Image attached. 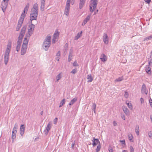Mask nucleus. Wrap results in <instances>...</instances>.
Listing matches in <instances>:
<instances>
[{
    "instance_id": "f257e3e1",
    "label": "nucleus",
    "mask_w": 152,
    "mask_h": 152,
    "mask_svg": "<svg viewBox=\"0 0 152 152\" xmlns=\"http://www.w3.org/2000/svg\"><path fill=\"white\" fill-rule=\"evenodd\" d=\"M38 4L37 3H35L31 11L30 20L31 23H32V21L37 20L38 14Z\"/></svg>"
},
{
    "instance_id": "de8ad7c7",
    "label": "nucleus",
    "mask_w": 152,
    "mask_h": 152,
    "mask_svg": "<svg viewBox=\"0 0 152 152\" xmlns=\"http://www.w3.org/2000/svg\"><path fill=\"white\" fill-rule=\"evenodd\" d=\"M70 0H67V2H66V5L70 6Z\"/></svg>"
},
{
    "instance_id": "09e8293b",
    "label": "nucleus",
    "mask_w": 152,
    "mask_h": 152,
    "mask_svg": "<svg viewBox=\"0 0 152 152\" xmlns=\"http://www.w3.org/2000/svg\"><path fill=\"white\" fill-rule=\"evenodd\" d=\"M109 152H113V148H112L111 147H110L109 148Z\"/></svg>"
},
{
    "instance_id": "774afa93",
    "label": "nucleus",
    "mask_w": 152,
    "mask_h": 152,
    "mask_svg": "<svg viewBox=\"0 0 152 152\" xmlns=\"http://www.w3.org/2000/svg\"><path fill=\"white\" fill-rule=\"evenodd\" d=\"M43 114V111H41V115H42V114Z\"/></svg>"
},
{
    "instance_id": "9d476101",
    "label": "nucleus",
    "mask_w": 152,
    "mask_h": 152,
    "mask_svg": "<svg viewBox=\"0 0 152 152\" xmlns=\"http://www.w3.org/2000/svg\"><path fill=\"white\" fill-rule=\"evenodd\" d=\"M103 42L106 44H108V38L107 34L106 33H104L103 37Z\"/></svg>"
},
{
    "instance_id": "9b49d317",
    "label": "nucleus",
    "mask_w": 152,
    "mask_h": 152,
    "mask_svg": "<svg viewBox=\"0 0 152 152\" xmlns=\"http://www.w3.org/2000/svg\"><path fill=\"white\" fill-rule=\"evenodd\" d=\"M27 48V46L25 45H22L21 51V55H23L26 53Z\"/></svg>"
},
{
    "instance_id": "20e7f679",
    "label": "nucleus",
    "mask_w": 152,
    "mask_h": 152,
    "mask_svg": "<svg viewBox=\"0 0 152 152\" xmlns=\"http://www.w3.org/2000/svg\"><path fill=\"white\" fill-rule=\"evenodd\" d=\"M89 4L90 11L93 12L96 7L98 3L97 0H91Z\"/></svg>"
},
{
    "instance_id": "cd10ccee",
    "label": "nucleus",
    "mask_w": 152,
    "mask_h": 152,
    "mask_svg": "<svg viewBox=\"0 0 152 152\" xmlns=\"http://www.w3.org/2000/svg\"><path fill=\"white\" fill-rule=\"evenodd\" d=\"M135 131L136 134L137 135H139V128L138 125H137L135 128Z\"/></svg>"
},
{
    "instance_id": "1a4fd4ad",
    "label": "nucleus",
    "mask_w": 152,
    "mask_h": 152,
    "mask_svg": "<svg viewBox=\"0 0 152 152\" xmlns=\"http://www.w3.org/2000/svg\"><path fill=\"white\" fill-rule=\"evenodd\" d=\"M51 128V123L50 122L47 124V126L46 127L45 129L44 130V132L46 135H47L49 131Z\"/></svg>"
},
{
    "instance_id": "a19ab883",
    "label": "nucleus",
    "mask_w": 152,
    "mask_h": 152,
    "mask_svg": "<svg viewBox=\"0 0 152 152\" xmlns=\"http://www.w3.org/2000/svg\"><path fill=\"white\" fill-rule=\"evenodd\" d=\"M96 104H95L94 103H92V110H96Z\"/></svg>"
},
{
    "instance_id": "0eeeda50",
    "label": "nucleus",
    "mask_w": 152,
    "mask_h": 152,
    "mask_svg": "<svg viewBox=\"0 0 152 152\" xmlns=\"http://www.w3.org/2000/svg\"><path fill=\"white\" fill-rule=\"evenodd\" d=\"M8 1V0H3L2 2L1 7L4 12L7 7Z\"/></svg>"
},
{
    "instance_id": "6e6552de",
    "label": "nucleus",
    "mask_w": 152,
    "mask_h": 152,
    "mask_svg": "<svg viewBox=\"0 0 152 152\" xmlns=\"http://www.w3.org/2000/svg\"><path fill=\"white\" fill-rule=\"evenodd\" d=\"M59 32L58 31H55L53 34L52 39V42L53 43H55L57 42L58 39Z\"/></svg>"
},
{
    "instance_id": "8fccbe9b",
    "label": "nucleus",
    "mask_w": 152,
    "mask_h": 152,
    "mask_svg": "<svg viewBox=\"0 0 152 152\" xmlns=\"http://www.w3.org/2000/svg\"><path fill=\"white\" fill-rule=\"evenodd\" d=\"M70 6V5H66V7H65V9L69 10Z\"/></svg>"
},
{
    "instance_id": "412c9836",
    "label": "nucleus",
    "mask_w": 152,
    "mask_h": 152,
    "mask_svg": "<svg viewBox=\"0 0 152 152\" xmlns=\"http://www.w3.org/2000/svg\"><path fill=\"white\" fill-rule=\"evenodd\" d=\"M145 71L149 75H151V68L149 67V65L146 66L145 67Z\"/></svg>"
},
{
    "instance_id": "bf43d9fd",
    "label": "nucleus",
    "mask_w": 152,
    "mask_h": 152,
    "mask_svg": "<svg viewBox=\"0 0 152 152\" xmlns=\"http://www.w3.org/2000/svg\"><path fill=\"white\" fill-rule=\"evenodd\" d=\"M77 62L75 61L73 64V66H76L77 65Z\"/></svg>"
},
{
    "instance_id": "ea45409f",
    "label": "nucleus",
    "mask_w": 152,
    "mask_h": 152,
    "mask_svg": "<svg viewBox=\"0 0 152 152\" xmlns=\"http://www.w3.org/2000/svg\"><path fill=\"white\" fill-rule=\"evenodd\" d=\"M69 10H67L66 9H65V11H64V14L66 15L67 16H68L69 14Z\"/></svg>"
},
{
    "instance_id": "4d7b16f0",
    "label": "nucleus",
    "mask_w": 152,
    "mask_h": 152,
    "mask_svg": "<svg viewBox=\"0 0 152 152\" xmlns=\"http://www.w3.org/2000/svg\"><path fill=\"white\" fill-rule=\"evenodd\" d=\"M113 125L115 126H116L117 125V122L115 121H113Z\"/></svg>"
},
{
    "instance_id": "5fc2aeb1",
    "label": "nucleus",
    "mask_w": 152,
    "mask_h": 152,
    "mask_svg": "<svg viewBox=\"0 0 152 152\" xmlns=\"http://www.w3.org/2000/svg\"><path fill=\"white\" fill-rule=\"evenodd\" d=\"M140 101L141 104L143 103L144 102V100L142 98H140Z\"/></svg>"
},
{
    "instance_id": "7ed1b4c3",
    "label": "nucleus",
    "mask_w": 152,
    "mask_h": 152,
    "mask_svg": "<svg viewBox=\"0 0 152 152\" xmlns=\"http://www.w3.org/2000/svg\"><path fill=\"white\" fill-rule=\"evenodd\" d=\"M51 37L50 36H48L44 41L42 47L45 50L47 51L50 46V40Z\"/></svg>"
},
{
    "instance_id": "dca6fc26",
    "label": "nucleus",
    "mask_w": 152,
    "mask_h": 152,
    "mask_svg": "<svg viewBox=\"0 0 152 152\" xmlns=\"http://www.w3.org/2000/svg\"><path fill=\"white\" fill-rule=\"evenodd\" d=\"M25 129V127L24 125H21L20 127V134L21 136H23L24 133Z\"/></svg>"
},
{
    "instance_id": "423d86ee",
    "label": "nucleus",
    "mask_w": 152,
    "mask_h": 152,
    "mask_svg": "<svg viewBox=\"0 0 152 152\" xmlns=\"http://www.w3.org/2000/svg\"><path fill=\"white\" fill-rule=\"evenodd\" d=\"M26 28V26H24L22 28L21 32L18 37V41H20L22 42V39L24 35Z\"/></svg>"
},
{
    "instance_id": "4be33fe9",
    "label": "nucleus",
    "mask_w": 152,
    "mask_h": 152,
    "mask_svg": "<svg viewBox=\"0 0 152 152\" xmlns=\"http://www.w3.org/2000/svg\"><path fill=\"white\" fill-rule=\"evenodd\" d=\"M21 43L22 42H21V41H18L16 49V50L17 52H18L20 50Z\"/></svg>"
},
{
    "instance_id": "c85d7f7f",
    "label": "nucleus",
    "mask_w": 152,
    "mask_h": 152,
    "mask_svg": "<svg viewBox=\"0 0 152 152\" xmlns=\"http://www.w3.org/2000/svg\"><path fill=\"white\" fill-rule=\"evenodd\" d=\"M77 100V98H75L72 99L70 101V103L69 104V105H71L73 104Z\"/></svg>"
},
{
    "instance_id": "72a5a7b5",
    "label": "nucleus",
    "mask_w": 152,
    "mask_h": 152,
    "mask_svg": "<svg viewBox=\"0 0 152 152\" xmlns=\"http://www.w3.org/2000/svg\"><path fill=\"white\" fill-rule=\"evenodd\" d=\"M64 99H63L60 102L59 107H61L65 103Z\"/></svg>"
},
{
    "instance_id": "c756f323",
    "label": "nucleus",
    "mask_w": 152,
    "mask_h": 152,
    "mask_svg": "<svg viewBox=\"0 0 152 152\" xmlns=\"http://www.w3.org/2000/svg\"><path fill=\"white\" fill-rule=\"evenodd\" d=\"M126 103L129 108L132 110V104L129 101H126Z\"/></svg>"
},
{
    "instance_id": "f03ea898",
    "label": "nucleus",
    "mask_w": 152,
    "mask_h": 152,
    "mask_svg": "<svg viewBox=\"0 0 152 152\" xmlns=\"http://www.w3.org/2000/svg\"><path fill=\"white\" fill-rule=\"evenodd\" d=\"M11 47V43L9 42L7 47V48L5 52L4 56V61L5 65H7L8 61L9 53L10 51V49Z\"/></svg>"
},
{
    "instance_id": "2eb2a0df",
    "label": "nucleus",
    "mask_w": 152,
    "mask_h": 152,
    "mask_svg": "<svg viewBox=\"0 0 152 152\" xmlns=\"http://www.w3.org/2000/svg\"><path fill=\"white\" fill-rule=\"evenodd\" d=\"M93 142L92 145L93 146H95L97 145H98V143H100V142L99 141L98 139H95L94 137H93V139L92 140Z\"/></svg>"
},
{
    "instance_id": "e2e57ef3",
    "label": "nucleus",
    "mask_w": 152,
    "mask_h": 152,
    "mask_svg": "<svg viewBox=\"0 0 152 152\" xmlns=\"http://www.w3.org/2000/svg\"><path fill=\"white\" fill-rule=\"evenodd\" d=\"M60 58V57H58V56L56 58V60H57L58 61H59Z\"/></svg>"
},
{
    "instance_id": "69168bd1",
    "label": "nucleus",
    "mask_w": 152,
    "mask_h": 152,
    "mask_svg": "<svg viewBox=\"0 0 152 152\" xmlns=\"http://www.w3.org/2000/svg\"><path fill=\"white\" fill-rule=\"evenodd\" d=\"M98 10H97L96 11V12H94V15H95L96 14V13L98 12Z\"/></svg>"
},
{
    "instance_id": "393cba45",
    "label": "nucleus",
    "mask_w": 152,
    "mask_h": 152,
    "mask_svg": "<svg viewBox=\"0 0 152 152\" xmlns=\"http://www.w3.org/2000/svg\"><path fill=\"white\" fill-rule=\"evenodd\" d=\"M87 79H88V82H91L93 80V78L92 77L91 74L88 75H87Z\"/></svg>"
},
{
    "instance_id": "bb28decb",
    "label": "nucleus",
    "mask_w": 152,
    "mask_h": 152,
    "mask_svg": "<svg viewBox=\"0 0 152 152\" xmlns=\"http://www.w3.org/2000/svg\"><path fill=\"white\" fill-rule=\"evenodd\" d=\"M128 139L131 142H133V140L132 139L133 138V137L132 136V135L131 133H128Z\"/></svg>"
},
{
    "instance_id": "2f4dec72",
    "label": "nucleus",
    "mask_w": 152,
    "mask_h": 152,
    "mask_svg": "<svg viewBox=\"0 0 152 152\" xmlns=\"http://www.w3.org/2000/svg\"><path fill=\"white\" fill-rule=\"evenodd\" d=\"M26 11L24 10V11L22 13L19 19H22L23 20V21L24 18L25 17V13Z\"/></svg>"
},
{
    "instance_id": "6ab92c4d",
    "label": "nucleus",
    "mask_w": 152,
    "mask_h": 152,
    "mask_svg": "<svg viewBox=\"0 0 152 152\" xmlns=\"http://www.w3.org/2000/svg\"><path fill=\"white\" fill-rule=\"evenodd\" d=\"M79 8L81 9L84 6L86 0H79Z\"/></svg>"
},
{
    "instance_id": "338daca9",
    "label": "nucleus",
    "mask_w": 152,
    "mask_h": 152,
    "mask_svg": "<svg viewBox=\"0 0 152 152\" xmlns=\"http://www.w3.org/2000/svg\"><path fill=\"white\" fill-rule=\"evenodd\" d=\"M150 119H151V122H152V115H150Z\"/></svg>"
},
{
    "instance_id": "473e14b6",
    "label": "nucleus",
    "mask_w": 152,
    "mask_h": 152,
    "mask_svg": "<svg viewBox=\"0 0 152 152\" xmlns=\"http://www.w3.org/2000/svg\"><path fill=\"white\" fill-rule=\"evenodd\" d=\"M17 133V132H15L14 133L13 132V131H12V141L13 142V140H14L15 138L16 137V134Z\"/></svg>"
},
{
    "instance_id": "e433bc0d",
    "label": "nucleus",
    "mask_w": 152,
    "mask_h": 152,
    "mask_svg": "<svg viewBox=\"0 0 152 152\" xmlns=\"http://www.w3.org/2000/svg\"><path fill=\"white\" fill-rule=\"evenodd\" d=\"M29 7V4L28 3L27 4V5H26V6H25V7L24 9V10H25V11H26V12H27L28 10Z\"/></svg>"
},
{
    "instance_id": "0e129e2a",
    "label": "nucleus",
    "mask_w": 152,
    "mask_h": 152,
    "mask_svg": "<svg viewBox=\"0 0 152 152\" xmlns=\"http://www.w3.org/2000/svg\"><path fill=\"white\" fill-rule=\"evenodd\" d=\"M130 149L131 150V152H132V149H133V148L132 146H131Z\"/></svg>"
},
{
    "instance_id": "b1692460",
    "label": "nucleus",
    "mask_w": 152,
    "mask_h": 152,
    "mask_svg": "<svg viewBox=\"0 0 152 152\" xmlns=\"http://www.w3.org/2000/svg\"><path fill=\"white\" fill-rule=\"evenodd\" d=\"M122 108L124 113L128 115L129 114V113L127 108L126 106H124L122 107Z\"/></svg>"
},
{
    "instance_id": "aec40b11",
    "label": "nucleus",
    "mask_w": 152,
    "mask_h": 152,
    "mask_svg": "<svg viewBox=\"0 0 152 152\" xmlns=\"http://www.w3.org/2000/svg\"><path fill=\"white\" fill-rule=\"evenodd\" d=\"M73 52V50L72 49H70L68 58V61L69 62H70L72 59Z\"/></svg>"
},
{
    "instance_id": "f3484780",
    "label": "nucleus",
    "mask_w": 152,
    "mask_h": 152,
    "mask_svg": "<svg viewBox=\"0 0 152 152\" xmlns=\"http://www.w3.org/2000/svg\"><path fill=\"white\" fill-rule=\"evenodd\" d=\"M100 59L102 62H104L107 60V56L104 54H102L101 56Z\"/></svg>"
},
{
    "instance_id": "c03bdc74",
    "label": "nucleus",
    "mask_w": 152,
    "mask_h": 152,
    "mask_svg": "<svg viewBox=\"0 0 152 152\" xmlns=\"http://www.w3.org/2000/svg\"><path fill=\"white\" fill-rule=\"evenodd\" d=\"M77 72V70L76 69H73L71 73L73 74H75Z\"/></svg>"
},
{
    "instance_id": "7c9ffc66",
    "label": "nucleus",
    "mask_w": 152,
    "mask_h": 152,
    "mask_svg": "<svg viewBox=\"0 0 152 152\" xmlns=\"http://www.w3.org/2000/svg\"><path fill=\"white\" fill-rule=\"evenodd\" d=\"M18 125L17 123H16L15 124L14 127L13 129V132L14 133V132H17V129H18Z\"/></svg>"
},
{
    "instance_id": "a18cd8bd",
    "label": "nucleus",
    "mask_w": 152,
    "mask_h": 152,
    "mask_svg": "<svg viewBox=\"0 0 152 152\" xmlns=\"http://www.w3.org/2000/svg\"><path fill=\"white\" fill-rule=\"evenodd\" d=\"M58 118H56L53 121L54 122V124H56L57 123V121Z\"/></svg>"
},
{
    "instance_id": "79ce46f5",
    "label": "nucleus",
    "mask_w": 152,
    "mask_h": 152,
    "mask_svg": "<svg viewBox=\"0 0 152 152\" xmlns=\"http://www.w3.org/2000/svg\"><path fill=\"white\" fill-rule=\"evenodd\" d=\"M120 142H121L123 147L125 146V141L124 140H120Z\"/></svg>"
},
{
    "instance_id": "a878e982",
    "label": "nucleus",
    "mask_w": 152,
    "mask_h": 152,
    "mask_svg": "<svg viewBox=\"0 0 152 152\" xmlns=\"http://www.w3.org/2000/svg\"><path fill=\"white\" fill-rule=\"evenodd\" d=\"M82 31H81L80 32L78 33L75 36V39L76 40H77L82 36Z\"/></svg>"
},
{
    "instance_id": "864d4df0",
    "label": "nucleus",
    "mask_w": 152,
    "mask_h": 152,
    "mask_svg": "<svg viewBox=\"0 0 152 152\" xmlns=\"http://www.w3.org/2000/svg\"><path fill=\"white\" fill-rule=\"evenodd\" d=\"M145 88H146L145 85V84H143L142 86V89H144Z\"/></svg>"
},
{
    "instance_id": "f704fd0d",
    "label": "nucleus",
    "mask_w": 152,
    "mask_h": 152,
    "mask_svg": "<svg viewBox=\"0 0 152 152\" xmlns=\"http://www.w3.org/2000/svg\"><path fill=\"white\" fill-rule=\"evenodd\" d=\"M152 39V35L149 36L148 37H147L144 39V41H147L149 40H150Z\"/></svg>"
},
{
    "instance_id": "4468645a",
    "label": "nucleus",
    "mask_w": 152,
    "mask_h": 152,
    "mask_svg": "<svg viewBox=\"0 0 152 152\" xmlns=\"http://www.w3.org/2000/svg\"><path fill=\"white\" fill-rule=\"evenodd\" d=\"M29 38L30 37H27L26 36L24 39L22 45H25L27 47V45L28 43Z\"/></svg>"
},
{
    "instance_id": "4c0bfd02",
    "label": "nucleus",
    "mask_w": 152,
    "mask_h": 152,
    "mask_svg": "<svg viewBox=\"0 0 152 152\" xmlns=\"http://www.w3.org/2000/svg\"><path fill=\"white\" fill-rule=\"evenodd\" d=\"M101 145H100V143L97 146V148H96V149L97 152H98L99 151V150L101 148Z\"/></svg>"
},
{
    "instance_id": "a211bd4d",
    "label": "nucleus",
    "mask_w": 152,
    "mask_h": 152,
    "mask_svg": "<svg viewBox=\"0 0 152 152\" xmlns=\"http://www.w3.org/2000/svg\"><path fill=\"white\" fill-rule=\"evenodd\" d=\"M45 0H41V1L40 10L42 11H43L44 10Z\"/></svg>"
},
{
    "instance_id": "680f3d73",
    "label": "nucleus",
    "mask_w": 152,
    "mask_h": 152,
    "mask_svg": "<svg viewBox=\"0 0 152 152\" xmlns=\"http://www.w3.org/2000/svg\"><path fill=\"white\" fill-rule=\"evenodd\" d=\"M75 143H72V148L73 149H74L73 148H74V146L75 145Z\"/></svg>"
},
{
    "instance_id": "49530a36",
    "label": "nucleus",
    "mask_w": 152,
    "mask_h": 152,
    "mask_svg": "<svg viewBox=\"0 0 152 152\" xmlns=\"http://www.w3.org/2000/svg\"><path fill=\"white\" fill-rule=\"evenodd\" d=\"M121 116L122 118L124 120L125 119V118L124 115V114H123L122 113H121Z\"/></svg>"
},
{
    "instance_id": "3c124183",
    "label": "nucleus",
    "mask_w": 152,
    "mask_h": 152,
    "mask_svg": "<svg viewBox=\"0 0 152 152\" xmlns=\"http://www.w3.org/2000/svg\"><path fill=\"white\" fill-rule=\"evenodd\" d=\"M60 52L59 51H58L56 54V56L58 57H60Z\"/></svg>"
},
{
    "instance_id": "58836bf2",
    "label": "nucleus",
    "mask_w": 152,
    "mask_h": 152,
    "mask_svg": "<svg viewBox=\"0 0 152 152\" xmlns=\"http://www.w3.org/2000/svg\"><path fill=\"white\" fill-rule=\"evenodd\" d=\"M123 80V77H119L118 78L115 80V81L117 82H119Z\"/></svg>"
},
{
    "instance_id": "f8f14e48",
    "label": "nucleus",
    "mask_w": 152,
    "mask_h": 152,
    "mask_svg": "<svg viewBox=\"0 0 152 152\" xmlns=\"http://www.w3.org/2000/svg\"><path fill=\"white\" fill-rule=\"evenodd\" d=\"M90 16L91 15H88L86 18L83 20L82 24V26H84L89 20L91 18Z\"/></svg>"
},
{
    "instance_id": "603ef678",
    "label": "nucleus",
    "mask_w": 152,
    "mask_h": 152,
    "mask_svg": "<svg viewBox=\"0 0 152 152\" xmlns=\"http://www.w3.org/2000/svg\"><path fill=\"white\" fill-rule=\"evenodd\" d=\"M149 65H152V59H151L150 61L148 62Z\"/></svg>"
},
{
    "instance_id": "052dcab7",
    "label": "nucleus",
    "mask_w": 152,
    "mask_h": 152,
    "mask_svg": "<svg viewBox=\"0 0 152 152\" xmlns=\"http://www.w3.org/2000/svg\"><path fill=\"white\" fill-rule=\"evenodd\" d=\"M148 135H149V136L150 137H151L152 136V133H149Z\"/></svg>"
},
{
    "instance_id": "5701e85b",
    "label": "nucleus",
    "mask_w": 152,
    "mask_h": 152,
    "mask_svg": "<svg viewBox=\"0 0 152 152\" xmlns=\"http://www.w3.org/2000/svg\"><path fill=\"white\" fill-rule=\"evenodd\" d=\"M62 76V73L61 72L59 73L56 77V82H58V81L61 79Z\"/></svg>"
},
{
    "instance_id": "39448f33",
    "label": "nucleus",
    "mask_w": 152,
    "mask_h": 152,
    "mask_svg": "<svg viewBox=\"0 0 152 152\" xmlns=\"http://www.w3.org/2000/svg\"><path fill=\"white\" fill-rule=\"evenodd\" d=\"M34 28V25L32 23L29 25L28 27V34L26 35V36L28 37H30V36L33 33Z\"/></svg>"
},
{
    "instance_id": "6e6d98bb",
    "label": "nucleus",
    "mask_w": 152,
    "mask_h": 152,
    "mask_svg": "<svg viewBox=\"0 0 152 152\" xmlns=\"http://www.w3.org/2000/svg\"><path fill=\"white\" fill-rule=\"evenodd\" d=\"M149 102L151 106L152 107V99H151L149 100Z\"/></svg>"
},
{
    "instance_id": "c9c22d12",
    "label": "nucleus",
    "mask_w": 152,
    "mask_h": 152,
    "mask_svg": "<svg viewBox=\"0 0 152 152\" xmlns=\"http://www.w3.org/2000/svg\"><path fill=\"white\" fill-rule=\"evenodd\" d=\"M141 91L143 94H147L148 93V91L146 89V88L144 89H142Z\"/></svg>"
},
{
    "instance_id": "ddd939ff",
    "label": "nucleus",
    "mask_w": 152,
    "mask_h": 152,
    "mask_svg": "<svg viewBox=\"0 0 152 152\" xmlns=\"http://www.w3.org/2000/svg\"><path fill=\"white\" fill-rule=\"evenodd\" d=\"M23 22V20L22 19L19 20L18 22V24L16 28V31H18L19 30L22 26Z\"/></svg>"
},
{
    "instance_id": "37998d69",
    "label": "nucleus",
    "mask_w": 152,
    "mask_h": 152,
    "mask_svg": "<svg viewBox=\"0 0 152 152\" xmlns=\"http://www.w3.org/2000/svg\"><path fill=\"white\" fill-rule=\"evenodd\" d=\"M129 94L128 92L126 91H125L124 96L126 98H127L128 97Z\"/></svg>"
},
{
    "instance_id": "13d9d810",
    "label": "nucleus",
    "mask_w": 152,
    "mask_h": 152,
    "mask_svg": "<svg viewBox=\"0 0 152 152\" xmlns=\"http://www.w3.org/2000/svg\"><path fill=\"white\" fill-rule=\"evenodd\" d=\"M145 2L148 3V4H149L150 3L151 1V0H144Z\"/></svg>"
}]
</instances>
